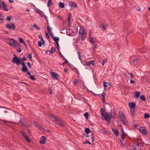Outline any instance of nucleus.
<instances>
[{
    "mask_svg": "<svg viewBox=\"0 0 150 150\" xmlns=\"http://www.w3.org/2000/svg\"><path fill=\"white\" fill-rule=\"evenodd\" d=\"M111 112H109V114L107 112H105V115H104V111L103 108H101L100 110V113L101 115H102L103 117L105 118L108 123H111L110 119L112 118V114L111 112H112V110H111Z\"/></svg>",
    "mask_w": 150,
    "mask_h": 150,
    "instance_id": "1",
    "label": "nucleus"
},
{
    "mask_svg": "<svg viewBox=\"0 0 150 150\" xmlns=\"http://www.w3.org/2000/svg\"><path fill=\"white\" fill-rule=\"evenodd\" d=\"M118 117L120 119V120L123 124L125 125H127L128 122L124 114L122 113L121 115H119Z\"/></svg>",
    "mask_w": 150,
    "mask_h": 150,
    "instance_id": "2",
    "label": "nucleus"
},
{
    "mask_svg": "<svg viewBox=\"0 0 150 150\" xmlns=\"http://www.w3.org/2000/svg\"><path fill=\"white\" fill-rule=\"evenodd\" d=\"M139 130L143 135L147 134L148 132L146 129V127H140L139 129Z\"/></svg>",
    "mask_w": 150,
    "mask_h": 150,
    "instance_id": "3",
    "label": "nucleus"
},
{
    "mask_svg": "<svg viewBox=\"0 0 150 150\" xmlns=\"http://www.w3.org/2000/svg\"><path fill=\"white\" fill-rule=\"evenodd\" d=\"M21 59L20 58L17 57L16 58H13L12 62L18 65L20 64V62H21Z\"/></svg>",
    "mask_w": 150,
    "mask_h": 150,
    "instance_id": "4",
    "label": "nucleus"
},
{
    "mask_svg": "<svg viewBox=\"0 0 150 150\" xmlns=\"http://www.w3.org/2000/svg\"><path fill=\"white\" fill-rule=\"evenodd\" d=\"M51 75L52 76V78L55 80H58V79L60 78L59 75L57 74L56 73L53 72H51Z\"/></svg>",
    "mask_w": 150,
    "mask_h": 150,
    "instance_id": "5",
    "label": "nucleus"
},
{
    "mask_svg": "<svg viewBox=\"0 0 150 150\" xmlns=\"http://www.w3.org/2000/svg\"><path fill=\"white\" fill-rule=\"evenodd\" d=\"M6 27L9 29H11L12 30L15 29L16 25L15 24L13 23H11L10 24H8L6 25Z\"/></svg>",
    "mask_w": 150,
    "mask_h": 150,
    "instance_id": "6",
    "label": "nucleus"
},
{
    "mask_svg": "<svg viewBox=\"0 0 150 150\" xmlns=\"http://www.w3.org/2000/svg\"><path fill=\"white\" fill-rule=\"evenodd\" d=\"M103 86L104 88L106 90H108L110 88V84L108 82H104Z\"/></svg>",
    "mask_w": 150,
    "mask_h": 150,
    "instance_id": "7",
    "label": "nucleus"
},
{
    "mask_svg": "<svg viewBox=\"0 0 150 150\" xmlns=\"http://www.w3.org/2000/svg\"><path fill=\"white\" fill-rule=\"evenodd\" d=\"M55 121L56 123L59 126L63 127L64 126V124L61 121L60 119L57 118V119L54 120Z\"/></svg>",
    "mask_w": 150,
    "mask_h": 150,
    "instance_id": "8",
    "label": "nucleus"
},
{
    "mask_svg": "<svg viewBox=\"0 0 150 150\" xmlns=\"http://www.w3.org/2000/svg\"><path fill=\"white\" fill-rule=\"evenodd\" d=\"M46 141L47 139L46 137L43 136L41 138L39 142L41 144H44L46 143Z\"/></svg>",
    "mask_w": 150,
    "mask_h": 150,
    "instance_id": "9",
    "label": "nucleus"
},
{
    "mask_svg": "<svg viewBox=\"0 0 150 150\" xmlns=\"http://www.w3.org/2000/svg\"><path fill=\"white\" fill-rule=\"evenodd\" d=\"M20 63V64H21L22 65V67L21 68V71H25L26 70H27L28 68L26 66L25 63L22 61H21Z\"/></svg>",
    "mask_w": 150,
    "mask_h": 150,
    "instance_id": "10",
    "label": "nucleus"
},
{
    "mask_svg": "<svg viewBox=\"0 0 150 150\" xmlns=\"http://www.w3.org/2000/svg\"><path fill=\"white\" fill-rule=\"evenodd\" d=\"M22 135L24 137L25 139L26 142L28 143H30V140L29 137L28 136L26 135L24 132H22Z\"/></svg>",
    "mask_w": 150,
    "mask_h": 150,
    "instance_id": "11",
    "label": "nucleus"
},
{
    "mask_svg": "<svg viewBox=\"0 0 150 150\" xmlns=\"http://www.w3.org/2000/svg\"><path fill=\"white\" fill-rule=\"evenodd\" d=\"M1 4L2 5H3V10L5 11H8V9L7 8V5L6 4V3L4 1H3L2 2Z\"/></svg>",
    "mask_w": 150,
    "mask_h": 150,
    "instance_id": "12",
    "label": "nucleus"
},
{
    "mask_svg": "<svg viewBox=\"0 0 150 150\" xmlns=\"http://www.w3.org/2000/svg\"><path fill=\"white\" fill-rule=\"evenodd\" d=\"M16 42V40L14 39H11L9 40V44L10 45L13 47L15 46Z\"/></svg>",
    "mask_w": 150,
    "mask_h": 150,
    "instance_id": "13",
    "label": "nucleus"
},
{
    "mask_svg": "<svg viewBox=\"0 0 150 150\" xmlns=\"http://www.w3.org/2000/svg\"><path fill=\"white\" fill-rule=\"evenodd\" d=\"M129 108L130 109H134V108L136 106V104L134 102H132L131 103H129L128 104Z\"/></svg>",
    "mask_w": 150,
    "mask_h": 150,
    "instance_id": "14",
    "label": "nucleus"
},
{
    "mask_svg": "<svg viewBox=\"0 0 150 150\" xmlns=\"http://www.w3.org/2000/svg\"><path fill=\"white\" fill-rule=\"evenodd\" d=\"M91 64L93 65H94L95 64L94 61V60H91L86 62V63L85 64V65L86 66H87Z\"/></svg>",
    "mask_w": 150,
    "mask_h": 150,
    "instance_id": "15",
    "label": "nucleus"
},
{
    "mask_svg": "<svg viewBox=\"0 0 150 150\" xmlns=\"http://www.w3.org/2000/svg\"><path fill=\"white\" fill-rule=\"evenodd\" d=\"M112 129L113 132L116 136H118L119 135V132L117 129L112 128Z\"/></svg>",
    "mask_w": 150,
    "mask_h": 150,
    "instance_id": "16",
    "label": "nucleus"
},
{
    "mask_svg": "<svg viewBox=\"0 0 150 150\" xmlns=\"http://www.w3.org/2000/svg\"><path fill=\"white\" fill-rule=\"evenodd\" d=\"M51 36L52 37L53 40L56 43H58V41L59 40V38L57 37H54L53 35H51Z\"/></svg>",
    "mask_w": 150,
    "mask_h": 150,
    "instance_id": "17",
    "label": "nucleus"
},
{
    "mask_svg": "<svg viewBox=\"0 0 150 150\" xmlns=\"http://www.w3.org/2000/svg\"><path fill=\"white\" fill-rule=\"evenodd\" d=\"M79 34H81L82 35V38H81V39L82 40H83L84 39L86 38V33L85 34V33L83 32H81L79 30Z\"/></svg>",
    "mask_w": 150,
    "mask_h": 150,
    "instance_id": "18",
    "label": "nucleus"
},
{
    "mask_svg": "<svg viewBox=\"0 0 150 150\" xmlns=\"http://www.w3.org/2000/svg\"><path fill=\"white\" fill-rule=\"evenodd\" d=\"M18 113L17 112H16L15 111H13L11 114V115L12 117V118H14L16 117V114H18Z\"/></svg>",
    "mask_w": 150,
    "mask_h": 150,
    "instance_id": "19",
    "label": "nucleus"
},
{
    "mask_svg": "<svg viewBox=\"0 0 150 150\" xmlns=\"http://www.w3.org/2000/svg\"><path fill=\"white\" fill-rule=\"evenodd\" d=\"M140 92L139 91H137L135 93H134V97H136V98H138L139 96H140Z\"/></svg>",
    "mask_w": 150,
    "mask_h": 150,
    "instance_id": "20",
    "label": "nucleus"
},
{
    "mask_svg": "<svg viewBox=\"0 0 150 150\" xmlns=\"http://www.w3.org/2000/svg\"><path fill=\"white\" fill-rule=\"evenodd\" d=\"M139 59H134L131 61V62L134 65L136 64L138 62Z\"/></svg>",
    "mask_w": 150,
    "mask_h": 150,
    "instance_id": "21",
    "label": "nucleus"
},
{
    "mask_svg": "<svg viewBox=\"0 0 150 150\" xmlns=\"http://www.w3.org/2000/svg\"><path fill=\"white\" fill-rule=\"evenodd\" d=\"M70 3L71 4L69 5L73 7L74 8L77 7V5L75 3V2L71 1L70 2Z\"/></svg>",
    "mask_w": 150,
    "mask_h": 150,
    "instance_id": "22",
    "label": "nucleus"
},
{
    "mask_svg": "<svg viewBox=\"0 0 150 150\" xmlns=\"http://www.w3.org/2000/svg\"><path fill=\"white\" fill-rule=\"evenodd\" d=\"M4 23V20L3 19V17L1 14V12H0V23Z\"/></svg>",
    "mask_w": 150,
    "mask_h": 150,
    "instance_id": "23",
    "label": "nucleus"
},
{
    "mask_svg": "<svg viewBox=\"0 0 150 150\" xmlns=\"http://www.w3.org/2000/svg\"><path fill=\"white\" fill-rule=\"evenodd\" d=\"M85 133L86 134H88L89 133L91 132V130L88 128H86L85 129Z\"/></svg>",
    "mask_w": 150,
    "mask_h": 150,
    "instance_id": "24",
    "label": "nucleus"
},
{
    "mask_svg": "<svg viewBox=\"0 0 150 150\" xmlns=\"http://www.w3.org/2000/svg\"><path fill=\"white\" fill-rule=\"evenodd\" d=\"M105 92H103L102 94V96L103 97V103H106L105 100Z\"/></svg>",
    "mask_w": 150,
    "mask_h": 150,
    "instance_id": "25",
    "label": "nucleus"
},
{
    "mask_svg": "<svg viewBox=\"0 0 150 150\" xmlns=\"http://www.w3.org/2000/svg\"><path fill=\"white\" fill-rule=\"evenodd\" d=\"M47 30H48L49 33L51 34V35H53V34L52 32V28L49 26H47Z\"/></svg>",
    "mask_w": 150,
    "mask_h": 150,
    "instance_id": "26",
    "label": "nucleus"
},
{
    "mask_svg": "<svg viewBox=\"0 0 150 150\" xmlns=\"http://www.w3.org/2000/svg\"><path fill=\"white\" fill-rule=\"evenodd\" d=\"M34 125L38 128H40L41 126L40 125H39L38 123L36 122H35L34 123Z\"/></svg>",
    "mask_w": 150,
    "mask_h": 150,
    "instance_id": "27",
    "label": "nucleus"
},
{
    "mask_svg": "<svg viewBox=\"0 0 150 150\" xmlns=\"http://www.w3.org/2000/svg\"><path fill=\"white\" fill-rule=\"evenodd\" d=\"M21 46V45L18 42H17L16 41L15 43V46H13V47H14L15 48H16L17 47H19Z\"/></svg>",
    "mask_w": 150,
    "mask_h": 150,
    "instance_id": "28",
    "label": "nucleus"
},
{
    "mask_svg": "<svg viewBox=\"0 0 150 150\" xmlns=\"http://www.w3.org/2000/svg\"><path fill=\"white\" fill-rule=\"evenodd\" d=\"M65 5L64 3L59 2V7L60 8H63L64 7Z\"/></svg>",
    "mask_w": 150,
    "mask_h": 150,
    "instance_id": "29",
    "label": "nucleus"
},
{
    "mask_svg": "<svg viewBox=\"0 0 150 150\" xmlns=\"http://www.w3.org/2000/svg\"><path fill=\"white\" fill-rule=\"evenodd\" d=\"M49 116L52 118H54L55 120L57 119V117L54 115L52 114H50Z\"/></svg>",
    "mask_w": 150,
    "mask_h": 150,
    "instance_id": "30",
    "label": "nucleus"
},
{
    "mask_svg": "<svg viewBox=\"0 0 150 150\" xmlns=\"http://www.w3.org/2000/svg\"><path fill=\"white\" fill-rule=\"evenodd\" d=\"M53 4L52 3V2L51 0H49L47 4V6L48 7H49L50 6L52 5Z\"/></svg>",
    "mask_w": 150,
    "mask_h": 150,
    "instance_id": "31",
    "label": "nucleus"
},
{
    "mask_svg": "<svg viewBox=\"0 0 150 150\" xmlns=\"http://www.w3.org/2000/svg\"><path fill=\"white\" fill-rule=\"evenodd\" d=\"M141 99L143 101H145L146 100V99L144 95H142L140 97Z\"/></svg>",
    "mask_w": 150,
    "mask_h": 150,
    "instance_id": "32",
    "label": "nucleus"
},
{
    "mask_svg": "<svg viewBox=\"0 0 150 150\" xmlns=\"http://www.w3.org/2000/svg\"><path fill=\"white\" fill-rule=\"evenodd\" d=\"M150 117V115L149 114L145 113L144 114V118L145 119H147Z\"/></svg>",
    "mask_w": 150,
    "mask_h": 150,
    "instance_id": "33",
    "label": "nucleus"
},
{
    "mask_svg": "<svg viewBox=\"0 0 150 150\" xmlns=\"http://www.w3.org/2000/svg\"><path fill=\"white\" fill-rule=\"evenodd\" d=\"M84 115L86 119H88V117L89 116V114L88 112H86L84 114Z\"/></svg>",
    "mask_w": 150,
    "mask_h": 150,
    "instance_id": "34",
    "label": "nucleus"
},
{
    "mask_svg": "<svg viewBox=\"0 0 150 150\" xmlns=\"http://www.w3.org/2000/svg\"><path fill=\"white\" fill-rule=\"evenodd\" d=\"M71 13H69L68 14V22L69 23L70 22L71 17Z\"/></svg>",
    "mask_w": 150,
    "mask_h": 150,
    "instance_id": "35",
    "label": "nucleus"
},
{
    "mask_svg": "<svg viewBox=\"0 0 150 150\" xmlns=\"http://www.w3.org/2000/svg\"><path fill=\"white\" fill-rule=\"evenodd\" d=\"M18 40L21 43H23L24 42L23 39L21 37L18 38Z\"/></svg>",
    "mask_w": 150,
    "mask_h": 150,
    "instance_id": "36",
    "label": "nucleus"
},
{
    "mask_svg": "<svg viewBox=\"0 0 150 150\" xmlns=\"http://www.w3.org/2000/svg\"><path fill=\"white\" fill-rule=\"evenodd\" d=\"M118 141L119 142H120L122 147L124 148L125 146V145L122 142L121 139H118Z\"/></svg>",
    "mask_w": 150,
    "mask_h": 150,
    "instance_id": "37",
    "label": "nucleus"
},
{
    "mask_svg": "<svg viewBox=\"0 0 150 150\" xmlns=\"http://www.w3.org/2000/svg\"><path fill=\"white\" fill-rule=\"evenodd\" d=\"M78 82V81L77 79H74V81L73 82V84L74 85H76L77 83Z\"/></svg>",
    "mask_w": 150,
    "mask_h": 150,
    "instance_id": "38",
    "label": "nucleus"
},
{
    "mask_svg": "<svg viewBox=\"0 0 150 150\" xmlns=\"http://www.w3.org/2000/svg\"><path fill=\"white\" fill-rule=\"evenodd\" d=\"M30 79L33 81H35L36 80V79L35 78L34 76L30 75Z\"/></svg>",
    "mask_w": 150,
    "mask_h": 150,
    "instance_id": "39",
    "label": "nucleus"
},
{
    "mask_svg": "<svg viewBox=\"0 0 150 150\" xmlns=\"http://www.w3.org/2000/svg\"><path fill=\"white\" fill-rule=\"evenodd\" d=\"M22 71L23 73H25L26 72H27V74L30 75H30H31L30 73L28 71V69H27V70H26L25 71Z\"/></svg>",
    "mask_w": 150,
    "mask_h": 150,
    "instance_id": "40",
    "label": "nucleus"
},
{
    "mask_svg": "<svg viewBox=\"0 0 150 150\" xmlns=\"http://www.w3.org/2000/svg\"><path fill=\"white\" fill-rule=\"evenodd\" d=\"M90 41L92 43V45L94 44V43H95V42L94 41L93 38H91L90 39Z\"/></svg>",
    "mask_w": 150,
    "mask_h": 150,
    "instance_id": "41",
    "label": "nucleus"
},
{
    "mask_svg": "<svg viewBox=\"0 0 150 150\" xmlns=\"http://www.w3.org/2000/svg\"><path fill=\"white\" fill-rule=\"evenodd\" d=\"M38 45L39 47H41L42 45V42L41 41L39 40L38 42Z\"/></svg>",
    "mask_w": 150,
    "mask_h": 150,
    "instance_id": "42",
    "label": "nucleus"
},
{
    "mask_svg": "<svg viewBox=\"0 0 150 150\" xmlns=\"http://www.w3.org/2000/svg\"><path fill=\"white\" fill-rule=\"evenodd\" d=\"M33 27L35 28L36 29L38 30H40V28L39 27H38L37 24H35L33 25Z\"/></svg>",
    "mask_w": 150,
    "mask_h": 150,
    "instance_id": "43",
    "label": "nucleus"
},
{
    "mask_svg": "<svg viewBox=\"0 0 150 150\" xmlns=\"http://www.w3.org/2000/svg\"><path fill=\"white\" fill-rule=\"evenodd\" d=\"M21 47H18V48L16 49V51L18 52H20L21 51Z\"/></svg>",
    "mask_w": 150,
    "mask_h": 150,
    "instance_id": "44",
    "label": "nucleus"
},
{
    "mask_svg": "<svg viewBox=\"0 0 150 150\" xmlns=\"http://www.w3.org/2000/svg\"><path fill=\"white\" fill-rule=\"evenodd\" d=\"M107 59H105L103 60V62L102 63V65H104V64H105V63L107 62Z\"/></svg>",
    "mask_w": 150,
    "mask_h": 150,
    "instance_id": "45",
    "label": "nucleus"
},
{
    "mask_svg": "<svg viewBox=\"0 0 150 150\" xmlns=\"http://www.w3.org/2000/svg\"><path fill=\"white\" fill-rule=\"evenodd\" d=\"M77 54L78 55V57L79 59L80 60L81 62L82 61V59L81 58V56L80 55V54L79 52H78Z\"/></svg>",
    "mask_w": 150,
    "mask_h": 150,
    "instance_id": "46",
    "label": "nucleus"
},
{
    "mask_svg": "<svg viewBox=\"0 0 150 150\" xmlns=\"http://www.w3.org/2000/svg\"><path fill=\"white\" fill-rule=\"evenodd\" d=\"M135 109H132V110H131V112H132V115L133 117H134L135 115V114H134V112H135Z\"/></svg>",
    "mask_w": 150,
    "mask_h": 150,
    "instance_id": "47",
    "label": "nucleus"
},
{
    "mask_svg": "<svg viewBox=\"0 0 150 150\" xmlns=\"http://www.w3.org/2000/svg\"><path fill=\"white\" fill-rule=\"evenodd\" d=\"M48 90L49 91V93L50 95H52V88L51 87H49L48 88Z\"/></svg>",
    "mask_w": 150,
    "mask_h": 150,
    "instance_id": "48",
    "label": "nucleus"
},
{
    "mask_svg": "<svg viewBox=\"0 0 150 150\" xmlns=\"http://www.w3.org/2000/svg\"><path fill=\"white\" fill-rule=\"evenodd\" d=\"M28 58L30 60L32 59V55L31 53L29 54H28Z\"/></svg>",
    "mask_w": 150,
    "mask_h": 150,
    "instance_id": "49",
    "label": "nucleus"
},
{
    "mask_svg": "<svg viewBox=\"0 0 150 150\" xmlns=\"http://www.w3.org/2000/svg\"><path fill=\"white\" fill-rule=\"evenodd\" d=\"M85 141H86V142H85L83 143V144H91H91L90 143V142H89L86 139Z\"/></svg>",
    "mask_w": 150,
    "mask_h": 150,
    "instance_id": "50",
    "label": "nucleus"
},
{
    "mask_svg": "<svg viewBox=\"0 0 150 150\" xmlns=\"http://www.w3.org/2000/svg\"><path fill=\"white\" fill-rule=\"evenodd\" d=\"M38 38L40 39L41 41H42V40H44L42 37V35H39L38 36Z\"/></svg>",
    "mask_w": 150,
    "mask_h": 150,
    "instance_id": "51",
    "label": "nucleus"
},
{
    "mask_svg": "<svg viewBox=\"0 0 150 150\" xmlns=\"http://www.w3.org/2000/svg\"><path fill=\"white\" fill-rule=\"evenodd\" d=\"M21 59L22 60V61H26L27 60V58L25 57H23L22 59Z\"/></svg>",
    "mask_w": 150,
    "mask_h": 150,
    "instance_id": "52",
    "label": "nucleus"
},
{
    "mask_svg": "<svg viewBox=\"0 0 150 150\" xmlns=\"http://www.w3.org/2000/svg\"><path fill=\"white\" fill-rule=\"evenodd\" d=\"M100 27L103 28V29H102V30H104L105 28V25H100Z\"/></svg>",
    "mask_w": 150,
    "mask_h": 150,
    "instance_id": "53",
    "label": "nucleus"
},
{
    "mask_svg": "<svg viewBox=\"0 0 150 150\" xmlns=\"http://www.w3.org/2000/svg\"><path fill=\"white\" fill-rule=\"evenodd\" d=\"M52 51H53L54 52H55L56 51V50L55 48L54 47H52L51 48V50Z\"/></svg>",
    "mask_w": 150,
    "mask_h": 150,
    "instance_id": "54",
    "label": "nucleus"
},
{
    "mask_svg": "<svg viewBox=\"0 0 150 150\" xmlns=\"http://www.w3.org/2000/svg\"><path fill=\"white\" fill-rule=\"evenodd\" d=\"M94 134L93 133H92L91 135V136L92 137V142H93V141L94 140V139L95 138V137H94Z\"/></svg>",
    "mask_w": 150,
    "mask_h": 150,
    "instance_id": "55",
    "label": "nucleus"
},
{
    "mask_svg": "<svg viewBox=\"0 0 150 150\" xmlns=\"http://www.w3.org/2000/svg\"><path fill=\"white\" fill-rule=\"evenodd\" d=\"M136 142L137 143V145L138 147H139L140 146V145L142 144L141 143L139 142H138L136 141Z\"/></svg>",
    "mask_w": 150,
    "mask_h": 150,
    "instance_id": "56",
    "label": "nucleus"
},
{
    "mask_svg": "<svg viewBox=\"0 0 150 150\" xmlns=\"http://www.w3.org/2000/svg\"><path fill=\"white\" fill-rule=\"evenodd\" d=\"M27 64L28 66V67L29 68H31V64L29 62H27Z\"/></svg>",
    "mask_w": 150,
    "mask_h": 150,
    "instance_id": "57",
    "label": "nucleus"
},
{
    "mask_svg": "<svg viewBox=\"0 0 150 150\" xmlns=\"http://www.w3.org/2000/svg\"><path fill=\"white\" fill-rule=\"evenodd\" d=\"M68 69L67 68H66L64 69V71L66 74H67V73H68Z\"/></svg>",
    "mask_w": 150,
    "mask_h": 150,
    "instance_id": "58",
    "label": "nucleus"
},
{
    "mask_svg": "<svg viewBox=\"0 0 150 150\" xmlns=\"http://www.w3.org/2000/svg\"><path fill=\"white\" fill-rule=\"evenodd\" d=\"M65 60H66V61L62 63V64H61L65 65V64H66L68 62V61L67 59H65Z\"/></svg>",
    "mask_w": 150,
    "mask_h": 150,
    "instance_id": "59",
    "label": "nucleus"
},
{
    "mask_svg": "<svg viewBox=\"0 0 150 150\" xmlns=\"http://www.w3.org/2000/svg\"><path fill=\"white\" fill-rule=\"evenodd\" d=\"M125 135V134L123 133V134H122V137L121 138L122 139V140H124V136Z\"/></svg>",
    "mask_w": 150,
    "mask_h": 150,
    "instance_id": "60",
    "label": "nucleus"
},
{
    "mask_svg": "<svg viewBox=\"0 0 150 150\" xmlns=\"http://www.w3.org/2000/svg\"><path fill=\"white\" fill-rule=\"evenodd\" d=\"M59 54H60V56L62 57V58L64 59L65 60V59H66L64 57L62 54L60 52H59Z\"/></svg>",
    "mask_w": 150,
    "mask_h": 150,
    "instance_id": "61",
    "label": "nucleus"
},
{
    "mask_svg": "<svg viewBox=\"0 0 150 150\" xmlns=\"http://www.w3.org/2000/svg\"><path fill=\"white\" fill-rule=\"evenodd\" d=\"M129 75L130 76L131 79H132L134 78V76H133V74L132 73L129 74Z\"/></svg>",
    "mask_w": 150,
    "mask_h": 150,
    "instance_id": "62",
    "label": "nucleus"
},
{
    "mask_svg": "<svg viewBox=\"0 0 150 150\" xmlns=\"http://www.w3.org/2000/svg\"><path fill=\"white\" fill-rule=\"evenodd\" d=\"M57 47H56L57 49H59V43H56Z\"/></svg>",
    "mask_w": 150,
    "mask_h": 150,
    "instance_id": "63",
    "label": "nucleus"
},
{
    "mask_svg": "<svg viewBox=\"0 0 150 150\" xmlns=\"http://www.w3.org/2000/svg\"><path fill=\"white\" fill-rule=\"evenodd\" d=\"M83 135L84 136H85L87 138H88L89 137L88 134H86V133H84L83 134Z\"/></svg>",
    "mask_w": 150,
    "mask_h": 150,
    "instance_id": "64",
    "label": "nucleus"
}]
</instances>
